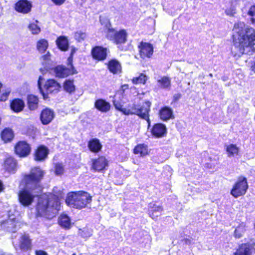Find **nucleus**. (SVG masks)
Returning <instances> with one entry per match:
<instances>
[{"label": "nucleus", "mask_w": 255, "mask_h": 255, "mask_svg": "<svg viewBox=\"0 0 255 255\" xmlns=\"http://www.w3.org/2000/svg\"><path fill=\"white\" fill-rule=\"evenodd\" d=\"M48 149L43 146L41 145L37 148L35 152L34 159L37 161H42L47 156L48 154Z\"/></svg>", "instance_id": "obj_23"}, {"label": "nucleus", "mask_w": 255, "mask_h": 255, "mask_svg": "<svg viewBox=\"0 0 255 255\" xmlns=\"http://www.w3.org/2000/svg\"><path fill=\"white\" fill-rule=\"evenodd\" d=\"M56 44L62 51H66L68 49L69 46V43L67 38L63 36H60L58 37L56 41Z\"/></svg>", "instance_id": "obj_32"}, {"label": "nucleus", "mask_w": 255, "mask_h": 255, "mask_svg": "<svg viewBox=\"0 0 255 255\" xmlns=\"http://www.w3.org/2000/svg\"><path fill=\"white\" fill-rule=\"evenodd\" d=\"M149 214L150 215V216L153 219H155L156 217H157L159 215L160 212L157 210H155L152 214L150 213V212H149Z\"/></svg>", "instance_id": "obj_49"}, {"label": "nucleus", "mask_w": 255, "mask_h": 255, "mask_svg": "<svg viewBox=\"0 0 255 255\" xmlns=\"http://www.w3.org/2000/svg\"><path fill=\"white\" fill-rule=\"evenodd\" d=\"M3 185L2 182L0 181V192L3 190Z\"/></svg>", "instance_id": "obj_54"}, {"label": "nucleus", "mask_w": 255, "mask_h": 255, "mask_svg": "<svg viewBox=\"0 0 255 255\" xmlns=\"http://www.w3.org/2000/svg\"><path fill=\"white\" fill-rule=\"evenodd\" d=\"M36 212L38 216H43L48 219L54 217L58 210L57 208H35Z\"/></svg>", "instance_id": "obj_16"}, {"label": "nucleus", "mask_w": 255, "mask_h": 255, "mask_svg": "<svg viewBox=\"0 0 255 255\" xmlns=\"http://www.w3.org/2000/svg\"><path fill=\"white\" fill-rule=\"evenodd\" d=\"M59 225L65 230H69L72 227V222L70 217L66 214L63 213L58 218Z\"/></svg>", "instance_id": "obj_21"}, {"label": "nucleus", "mask_w": 255, "mask_h": 255, "mask_svg": "<svg viewBox=\"0 0 255 255\" xmlns=\"http://www.w3.org/2000/svg\"><path fill=\"white\" fill-rule=\"evenodd\" d=\"M57 189V188L55 187L53 189L54 196H55L57 199L61 198L62 197V192L60 191L57 192L56 190ZM44 199L45 200V204L42 205L41 207H57L60 206V204L59 202L56 199L55 202V205L52 204L51 203V201L49 200H47V198L45 196L40 198L39 199L38 203L40 204L41 202V200Z\"/></svg>", "instance_id": "obj_15"}, {"label": "nucleus", "mask_w": 255, "mask_h": 255, "mask_svg": "<svg viewBox=\"0 0 255 255\" xmlns=\"http://www.w3.org/2000/svg\"><path fill=\"white\" fill-rule=\"evenodd\" d=\"M234 30L238 34L232 49L235 55L240 56L255 51V30L253 28L246 26L243 22H238L235 24Z\"/></svg>", "instance_id": "obj_1"}, {"label": "nucleus", "mask_w": 255, "mask_h": 255, "mask_svg": "<svg viewBox=\"0 0 255 255\" xmlns=\"http://www.w3.org/2000/svg\"><path fill=\"white\" fill-rule=\"evenodd\" d=\"M92 168L96 171H101L108 165V161L104 156H101L98 159L92 160Z\"/></svg>", "instance_id": "obj_17"}, {"label": "nucleus", "mask_w": 255, "mask_h": 255, "mask_svg": "<svg viewBox=\"0 0 255 255\" xmlns=\"http://www.w3.org/2000/svg\"><path fill=\"white\" fill-rule=\"evenodd\" d=\"M248 187L247 179L245 178L240 177L234 186L231 193L234 197L237 198L244 195Z\"/></svg>", "instance_id": "obj_5"}, {"label": "nucleus", "mask_w": 255, "mask_h": 255, "mask_svg": "<svg viewBox=\"0 0 255 255\" xmlns=\"http://www.w3.org/2000/svg\"><path fill=\"white\" fill-rule=\"evenodd\" d=\"M226 149L228 156L230 157L237 155L239 152V148L236 145L233 144L226 145Z\"/></svg>", "instance_id": "obj_35"}, {"label": "nucleus", "mask_w": 255, "mask_h": 255, "mask_svg": "<svg viewBox=\"0 0 255 255\" xmlns=\"http://www.w3.org/2000/svg\"><path fill=\"white\" fill-rule=\"evenodd\" d=\"M24 107V102L19 99L13 100L10 104L11 109L15 113H19L22 111Z\"/></svg>", "instance_id": "obj_27"}, {"label": "nucleus", "mask_w": 255, "mask_h": 255, "mask_svg": "<svg viewBox=\"0 0 255 255\" xmlns=\"http://www.w3.org/2000/svg\"><path fill=\"white\" fill-rule=\"evenodd\" d=\"M88 146L91 151L97 153L101 150L102 145L98 139L93 138L89 141Z\"/></svg>", "instance_id": "obj_26"}, {"label": "nucleus", "mask_w": 255, "mask_h": 255, "mask_svg": "<svg viewBox=\"0 0 255 255\" xmlns=\"http://www.w3.org/2000/svg\"><path fill=\"white\" fill-rule=\"evenodd\" d=\"M29 145L25 141H19L15 146V152L20 157H25L30 152Z\"/></svg>", "instance_id": "obj_8"}, {"label": "nucleus", "mask_w": 255, "mask_h": 255, "mask_svg": "<svg viewBox=\"0 0 255 255\" xmlns=\"http://www.w3.org/2000/svg\"><path fill=\"white\" fill-rule=\"evenodd\" d=\"M43 80V77L42 76H39V79L38 81V88H39L40 92L42 94V95L43 96V98L44 99H45L46 98L45 95L44 93L43 92V91L42 90L41 87V83Z\"/></svg>", "instance_id": "obj_47"}, {"label": "nucleus", "mask_w": 255, "mask_h": 255, "mask_svg": "<svg viewBox=\"0 0 255 255\" xmlns=\"http://www.w3.org/2000/svg\"><path fill=\"white\" fill-rule=\"evenodd\" d=\"M107 37L111 40H114L117 43H123L127 40V33L125 30L116 31L114 29H109Z\"/></svg>", "instance_id": "obj_7"}, {"label": "nucleus", "mask_w": 255, "mask_h": 255, "mask_svg": "<svg viewBox=\"0 0 255 255\" xmlns=\"http://www.w3.org/2000/svg\"><path fill=\"white\" fill-rule=\"evenodd\" d=\"M151 106L149 101H145L142 106H140L135 104L128 105L125 111V115H136L140 118L146 120L149 124V112Z\"/></svg>", "instance_id": "obj_3"}, {"label": "nucleus", "mask_w": 255, "mask_h": 255, "mask_svg": "<svg viewBox=\"0 0 255 255\" xmlns=\"http://www.w3.org/2000/svg\"><path fill=\"white\" fill-rule=\"evenodd\" d=\"M108 69L111 73L117 74L121 72L122 66L118 60L112 59L109 62Z\"/></svg>", "instance_id": "obj_25"}, {"label": "nucleus", "mask_w": 255, "mask_h": 255, "mask_svg": "<svg viewBox=\"0 0 255 255\" xmlns=\"http://www.w3.org/2000/svg\"><path fill=\"white\" fill-rule=\"evenodd\" d=\"M78 234L83 238L88 239L93 234L92 230L85 227L83 229H79L78 230Z\"/></svg>", "instance_id": "obj_39"}, {"label": "nucleus", "mask_w": 255, "mask_h": 255, "mask_svg": "<svg viewBox=\"0 0 255 255\" xmlns=\"http://www.w3.org/2000/svg\"><path fill=\"white\" fill-rule=\"evenodd\" d=\"M248 14L250 17L251 22L253 23H255V5H253L250 7Z\"/></svg>", "instance_id": "obj_43"}, {"label": "nucleus", "mask_w": 255, "mask_h": 255, "mask_svg": "<svg viewBox=\"0 0 255 255\" xmlns=\"http://www.w3.org/2000/svg\"><path fill=\"white\" fill-rule=\"evenodd\" d=\"M19 248L24 251L31 249V240L28 234H24L21 236L19 239Z\"/></svg>", "instance_id": "obj_20"}, {"label": "nucleus", "mask_w": 255, "mask_h": 255, "mask_svg": "<svg viewBox=\"0 0 255 255\" xmlns=\"http://www.w3.org/2000/svg\"><path fill=\"white\" fill-rule=\"evenodd\" d=\"M138 48L140 57L143 59L149 58L153 54V48L149 43L141 42L138 46Z\"/></svg>", "instance_id": "obj_9"}, {"label": "nucleus", "mask_w": 255, "mask_h": 255, "mask_svg": "<svg viewBox=\"0 0 255 255\" xmlns=\"http://www.w3.org/2000/svg\"><path fill=\"white\" fill-rule=\"evenodd\" d=\"M159 87L163 89H169L171 87L170 79L166 76H163L157 80Z\"/></svg>", "instance_id": "obj_34"}, {"label": "nucleus", "mask_w": 255, "mask_h": 255, "mask_svg": "<svg viewBox=\"0 0 255 255\" xmlns=\"http://www.w3.org/2000/svg\"><path fill=\"white\" fill-rule=\"evenodd\" d=\"M3 166L4 169L9 173H15L17 170V162L11 157L5 159Z\"/></svg>", "instance_id": "obj_18"}, {"label": "nucleus", "mask_w": 255, "mask_h": 255, "mask_svg": "<svg viewBox=\"0 0 255 255\" xmlns=\"http://www.w3.org/2000/svg\"><path fill=\"white\" fill-rule=\"evenodd\" d=\"M31 8V3L27 0H20L15 4V9L16 11L23 13H28Z\"/></svg>", "instance_id": "obj_14"}, {"label": "nucleus", "mask_w": 255, "mask_h": 255, "mask_svg": "<svg viewBox=\"0 0 255 255\" xmlns=\"http://www.w3.org/2000/svg\"><path fill=\"white\" fill-rule=\"evenodd\" d=\"M152 135L155 138H162L167 133L165 126L162 124H156L151 129Z\"/></svg>", "instance_id": "obj_11"}, {"label": "nucleus", "mask_w": 255, "mask_h": 255, "mask_svg": "<svg viewBox=\"0 0 255 255\" xmlns=\"http://www.w3.org/2000/svg\"><path fill=\"white\" fill-rule=\"evenodd\" d=\"M106 48L102 47H96L92 51L93 57L99 60H103L106 59L107 57Z\"/></svg>", "instance_id": "obj_22"}, {"label": "nucleus", "mask_w": 255, "mask_h": 255, "mask_svg": "<svg viewBox=\"0 0 255 255\" xmlns=\"http://www.w3.org/2000/svg\"><path fill=\"white\" fill-rule=\"evenodd\" d=\"M61 88L60 84L54 79L47 80L44 85V88L47 93H57Z\"/></svg>", "instance_id": "obj_12"}, {"label": "nucleus", "mask_w": 255, "mask_h": 255, "mask_svg": "<svg viewBox=\"0 0 255 255\" xmlns=\"http://www.w3.org/2000/svg\"><path fill=\"white\" fill-rule=\"evenodd\" d=\"M44 172L40 168L36 167L32 169L29 174L24 177L26 188L27 189L35 190V193L41 191L40 182L43 177Z\"/></svg>", "instance_id": "obj_2"}, {"label": "nucleus", "mask_w": 255, "mask_h": 255, "mask_svg": "<svg viewBox=\"0 0 255 255\" xmlns=\"http://www.w3.org/2000/svg\"><path fill=\"white\" fill-rule=\"evenodd\" d=\"M41 59L43 61V65L46 64L47 61H48L50 59L49 53L48 52L46 55L42 56L41 58Z\"/></svg>", "instance_id": "obj_48"}, {"label": "nucleus", "mask_w": 255, "mask_h": 255, "mask_svg": "<svg viewBox=\"0 0 255 255\" xmlns=\"http://www.w3.org/2000/svg\"><path fill=\"white\" fill-rule=\"evenodd\" d=\"M63 166L61 164L57 163L55 165V173L56 175H61L63 174Z\"/></svg>", "instance_id": "obj_46"}, {"label": "nucleus", "mask_w": 255, "mask_h": 255, "mask_svg": "<svg viewBox=\"0 0 255 255\" xmlns=\"http://www.w3.org/2000/svg\"><path fill=\"white\" fill-rule=\"evenodd\" d=\"M66 205L68 206L76 207H83L82 205L79 204V192H71L68 194L65 200Z\"/></svg>", "instance_id": "obj_10"}, {"label": "nucleus", "mask_w": 255, "mask_h": 255, "mask_svg": "<svg viewBox=\"0 0 255 255\" xmlns=\"http://www.w3.org/2000/svg\"><path fill=\"white\" fill-rule=\"evenodd\" d=\"M48 46V41L45 39H41L37 42L36 48L40 53H44L47 50Z\"/></svg>", "instance_id": "obj_36"}, {"label": "nucleus", "mask_w": 255, "mask_h": 255, "mask_svg": "<svg viewBox=\"0 0 255 255\" xmlns=\"http://www.w3.org/2000/svg\"><path fill=\"white\" fill-rule=\"evenodd\" d=\"M52 1L56 5L62 4L66 0H52Z\"/></svg>", "instance_id": "obj_51"}, {"label": "nucleus", "mask_w": 255, "mask_h": 255, "mask_svg": "<svg viewBox=\"0 0 255 255\" xmlns=\"http://www.w3.org/2000/svg\"><path fill=\"white\" fill-rule=\"evenodd\" d=\"M19 214L15 208H12L8 212V219L1 224V227L7 231L12 232H15L19 220Z\"/></svg>", "instance_id": "obj_4"}, {"label": "nucleus", "mask_w": 255, "mask_h": 255, "mask_svg": "<svg viewBox=\"0 0 255 255\" xmlns=\"http://www.w3.org/2000/svg\"><path fill=\"white\" fill-rule=\"evenodd\" d=\"M68 67L63 65H58L53 69L55 76L59 78H64L69 75L77 73L72 64L68 63Z\"/></svg>", "instance_id": "obj_6"}, {"label": "nucleus", "mask_w": 255, "mask_h": 255, "mask_svg": "<svg viewBox=\"0 0 255 255\" xmlns=\"http://www.w3.org/2000/svg\"><path fill=\"white\" fill-rule=\"evenodd\" d=\"M37 21L29 24L28 28L33 34H37L40 31V27L37 25Z\"/></svg>", "instance_id": "obj_41"}, {"label": "nucleus", "mask_w": 255, "mask_h": 255, "mask_svg": "<svg viewBox=\"0 0 255 255\" xmlns=\"http://www.w3.org/2000/svg\"><path fill=\"white\" fill-rule=\"evenodd\" d=\"M160 119L163 121H167L173 117L171 109L165 107L161 109L159 112Z\"/></svg>", "instance_id": "obj_29"}, {"label": "nucleus", "mask_w": 255, "mask_h": 255, "mask_svg": "<svg viewBox=\"0 0 255 255\" xmlns=\"http://www.w3.org/2000/svg\"><path fill=\"white\" fill-rule=\"evenodd\" d=\"M234 255H252L250 246L248 244H242L237 250Z\"/></svg>", "instance_id": "obj_30"}, {"label": "nucleus", "mask_w": 255, "mask_h": 255, "mask_svg": "<svg viewBox=\"0 0 255 255\" xmlns=\"http://www.w3.org/2000/svg\"><path fill=\"white\" fill-rule=\"evenodd\" d=\"M181 97V94H175L173 98H174V99L175 101H177Z\"/></svg>", "instance_id": "obj_53"}, {"label": "nucleus", "mask_w": 255, "mask_h": 255, "mask_svg": "<svg viewBox=\"0 0 255 255\" xmlns=\"http://www.w3.org/2000/svg\"><path fill=\"white\" fill-rule=\"evenodd\" d=\"M34 196L27 190L21 191L18 195L19 201L23 206L30 205L33 201Z\"/></svg>", "instance_id": "obj_13"}, {"label": "nucleus", "mask_w": 255, "mask_h": 255, "mask_svg": "<svg viewBox=\"0 0 255 255\" xmlns=\"http://www.w3.org/2000/svg\"><path fill=\"white\" fill-rule=\"evenodd\" d=\"M146 80V76L143 74H140L138 77H134L132 80V82L134 84H144Z\"/></svg>", "instance_id": "obj_40"}, {"label": "nucleus", "mask_w": 255, "mask_h": 255, "mask_svg": "<svg viewBox=\"0 0 255 255\" xmlns=\"http://www.w3.org/2000/svg\"><path fill=\"white\" fill-rule=\"evenodd\" d=\"M35 254L36 255H47L46 252L42 250L36 251Z\"/></svg>", "instance_id": "obj_52"}, {"label": "nucleus", "mask_w": 255, "mask_h": 255, "mask_svg": "<svg viewBox=\"0 0 255 255\" xmlns=\"http://www.w3.org/2000/svg\"><path fill=\"white\" fill-rule=\"evenodd\" d=\"M226 13L228 15H232V14H233V13H229V11H228V10H226Z\"/></svg>", "instance_id": "obj_55"}, {"label": "nucleus", "mask_w": 255, "mask_h": 255, "mask_svg": "<svg viewBox=\"0 0 255 255\" xmlns=\"http://www.w3.org/2000/svg\"><path fill=\"white\" fill-rule=\"evenodd\" d=\"M79 204L84 207L91 202L92 197L87 192L79 191Z\"/></svg>", "instance_id": "obj_28"}, {"label": "nucleus", "mask_w": 255, "mask_h": 255, "mask_svg": "<svg viewBox=\"0 0 255 255\" xmlns=\"http://www.w3.org/2000/svg\"><path fill=\"white\" fill-rule=\"evenodd\" d=\"M245 225L243 224L238 226L235 231V236L237 238H240L242 237L243 234L245 232Z\"/></svg>", "instance_id": "obj_42"}, {"label": "nucleus", "mask_w": 255, "mask_h": 255, "mask_svg": "<svg viewBox=\"0 0 255 255\" xmlns=\"http://www.w3.org/2000/svg\"><path fill=\"white\" fill-rule=\"evenodd\" d=\"M133 152L135 154H140V156H145L148 154V147L144 144H139L134 147Z\"/></svg>", "instance_id": "obj_31"}, {"label": "nucleus", "mask_w": 255, "mask_h": 255, "mask_svg": "<svg viewBox=\"0 0 255 255\" xmlns=\"http://www.w3.org/2000/svg\"><path fill=\"white\" fill-rule=\"evenodd\" d=\"M209 76H210V77H212V76H213V75H212V74H209Z\"/></svg>", "instance_id": "obj_56"}, {"label": "nucleus", "mask_w": 255, "mask_h": 255, "mask_svg": "<svg viewBox=\"0 0 255 255\" xmlns=\"http://www.w3.org/2000/svg\"><path fill=\"white\" fill-rule=\"evenodd\" d=\"M95 107L100 111L106 113L110 111V104L103 99H98L95 103Z\"/></svg>", "instance_id": "obj_24"}, {"label": "nucleus", "mask_w": 255, "mask_h": 255, "mask_svg": "<svg viewBox=\"0 0 255 255\" xmlns=\"http://www.w3.org/2000/svg\"><path fill=\"white\" fill-rule=\"evenodd\" d=\"M75 52V49H72V51L71 52L70 56L68 58V62L69 64H72V60H73V55L74 54Z\"/></svg>", "instance_id": "obj_50"}, {"label": "nucleus", "mask_w": 255, "mask_h": 255, "mask_svg": "<svg viewBox=\"0 0 255 255\" xmlns=\"http://www.w3.org/2000/svg\"><path fill=\"white\" fill-rule=\"evenodd\" d=\"M54 117V112L48 108L44 109L40 115V120L43 125L49 124Z\"/></svg>", "instance_id": "obj_19"}, {"label": "nucleus", "mask_w": 255, "mask_h": 255, "mask_svg": "<svg viewBox=\"0 0 255 255\" xmlns=\"http://www.w3.org/2000/svg\"><path fill=\"white\" fill-rule=\"evenodd\" d=\"M38 99L34 95H29L27 98V103L30 110L34 111L38 108Z\"/></svg>", "instance_id": "obj_33"}, {"label": "nucleus", "mask_w": 255, "mask_h": 255, "mask_svg": "<svg viewBox=\"0 0 255 255\" xmlns=\"http://www.w3.org/2000/svg\"><path fill=\"white\" fill-rule=\"evenodd\" d=\"M74 37L77 40L80 42L85 39L86 34L85 32L80 31L75 33Z\"/></svg>", "instance_id": "obj_44"}, {"label": "nucleus", "mask_w": 255, "mask_h": 255, "mask_svg": "<svg viewBox=\"0 0 255 255\" xmlns=\"http://www.w3.org/2000/svg\"><path fill=\"white\" fill-rule=\"evenodd\" d=\"M64 90L69 93H72L75 91V86L73 80H66L63 84Z\"/></svg>", "instance_id": "obj_38"}, {"label": "nucleus", "mask_w": 255, "mask_h": 255, "mask_svg": "<svg viewBox=\"0 0 255 255\" xmlns=\"http://www.w3.org/2000/svg\"><path fill=\"white\" fill-rule=\"evenodd\" d=\"M114 104L116 109L125 115V111H126L127 108L120 102L115 101Z\"/></svg>", "instance_id": "obj_45"}, {"label": "nucleus", "mask_w": 255, "mask_h": 255, "mask_svg": "<svg viewBox=\"0 0 255 255\" xmlns=\"http://www.w3.org/2000/svg\"><path fill=\"white\" fill-rule=\"evenodd\" d=\"M1 137L5 142L11 141L13 137L12 131L9 128L4 129L1 133Z\"/></svg>", "instance_id": "obj_37"}]
</instances>
